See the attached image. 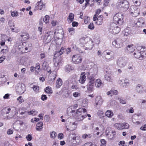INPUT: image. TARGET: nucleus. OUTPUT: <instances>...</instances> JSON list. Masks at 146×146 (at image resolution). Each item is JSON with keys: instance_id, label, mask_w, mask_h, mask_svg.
<instances>
[{"instance_id": "23", "label": "nucleus", "mask_w": 146, "mask_h": 146, "mask_svg": "<svg viewBox=\"0 0 146 146\" xmlns=\"http://www.w3.org/2000/svg\"><path fill=\"white\" fill-rule=\"evenodd\" d=\"M115 133V131H113L112 130L109 131L107 129L106 131V135L108 136L109 137H110V138H112L113 137V135H114V133Z\"/></svg>"}, {"instance_id": "42", "label": "nucleus", "mask_w": 146, "mask_h": 146, "mask_svg": "<svg viewBox=\"0 0 146 146\" xmlns=\"http://www.w3.org/2000/svg\"><path fill=\"white\" fill-rule=\"evenodd\" d=\"M8 24L11 28V29L12 31H14V28H12V27H14V24L13 21L12 20H9L8 22Z\"/></svg>"}, {"instance_id": "38", "label": "nucleus", "mask_w": 146, "mask_h": 146, "mask_svg": "<svg viewBox=\"0 0 146 146\" xmlns=\"http://www.w3.org/2000/svg\"><path fill=\"white\" fill-rule=\"evenodd\" d=\"M131 32V31L129 29H126L124 30L123 33L124 34V36H127L130 34Z\"/></svg>"}, {"instance_id": "55", "label": "nucleus", "mask_w": 146, "mask_h": 146, "mask_svg": "<svg viewBox=\"0 0 146 146\" xmlns=\"http://www.w3.org/2000/svg\"><path fill=\"white\" fill-rule=\"evenodd\" d=\"M11 15L13 17H17L18 16L17 12V11H14L11 13Z\"/></svg>"}, {"instance_id": "35", "label": "nucleus", "mask_w": 146, "mask_h": 146, "mask_svg": "<svg viewBox=\"0 0 146 146\" xmlns=\"http://www.w3.org/2000/svg\"><path fill=\"white\" fill-rule=\"evenodd\" d=\"M122 129H127L129 127V124L126 123H121Z\"/></svg>"}, {"instance_id": "61", "label": "nucleus", "mask_w": 146, "mask_h": 146, "mask_svg": "<svg viewBox=\"0 0 146 146\" xmlns=\"http://www.w3.org/2000/svg\"><path fill=\"white\" fill-rule=\"evenodd\" d=\"M63 134L62 133H60L58 135V138L61 139L63 138Z\"/></svg>"}, {"instance_id": "25", "label": "nucleus", "mask_w": 146, "mask_h": 146, "mask_svg": "<svg viewBox=\"0 0 146 146\" xmlns=\"http://www.w3.org/2000/svg\"><path fill=\"white\" fill-rule=\"evenodd\" d=\"M11 111L10 112V114H9V115H10L11 116H13L14 115H15L16 113H18V112H17L16 108L15 107H13L11 108Z\"/></svg>"}, {"instance_id": "44", "label": "nucleus", "mask_w": 146, "mask_h": 146, "mask_svg": "<svg viewBox=\"0 0 146 146\" xmlns=\"http://www.w3.org/2000/svg\"><path fill=\"white\" fill-rule=\"evenodd\" d=\"M114 126L118 129H122L121 123H116L114 124Z\"/></svg>"}, {"instance_id": "17", "label": "nucleus", "mask_w": 146, "mask_h": 146, "mask_svg": "<svg viewBox=\"0 0 146 146\" xmlns=\"http://www.w3.org/2000/svg\"><path fill=\"white\" fill-rule=\"evenodd\" d=\"M76 119L78 121H80L82 120L85 117H86L87 115H82L81 113H79V114L76 113Z\"/></svg>"}, {"instance_id": "1", "label": "nucleus", "mask_w": 146, "mask_h": 146, "mask_svg": "<svg viewBox=\"0 0 146 146\" xmlns=\"http://www.w3.org/2000/svg\"><path fill=\"white\" fill-rule=\"evenodd\" d=\"M123 16L121 13L116 14L113 17L114 23L111 26L110 31L112 34H115L118 33L121 30V27L116 26L115 24L117 23L121 25L123 23Z\"/></svg>"}, {"instance_id": "12", "label": "nucleus", "mask_w": 146, "mask_h": 146, "mask_svg": "<svg viewBox=\"0 0 146 146\" xmlns=\"http://www.w3.org/2000/svg\"><path fill=\"white\" fill-rule=\"evenodd\" d=\"M112 45L116 48H119L123 46V43L119 39L115 40L112 42Z\"/></svg>"}, {"instance_id": "36", "label": "nucleus", "mask_w": 146, "mask_h": 146, "mask_svg": "<svg viewBox=\"0 0 146 146\" xmlns=\"http://www.w3.org/2000/svg\"><path fill=\"white\" fill-rule=\"evenodd\" d=\"M84 113L86 112V110L85 108H80L77 110L76 113L78 114H79V113H82V112Z\"/></svg>"}, {"instance_id": "4", "label": "nucleus", "mask_w": 146, "mask_h": 146, "mask_svg": "<svg viewBox=\"0 0 146 146\" xmlns=\"http://www.w3.org/2000/svg\"><path fill=\"white\" fill-rule=\"evenodd\" d=\"M117 4L118 9L120 11L123 12L127 11L129 7V3L126 1H123L118 2Z\"/></svg>"}, {"instance_id": "8", "label": "nucleus", "mask_w": 146, "mask_h": 146, "mask_svg": "<svg viewBox=\"0 0 146 146\" xmlns=\"http://www.w3.org/2000/svg\"><path fill=\"white\" fill-rule=\"evenodd\" d=\"M98 73V70L96 68H92L90 70L89 72L87 73L86 74L88 75L89 78L91 80L94 81V78L96 77Z\"/></svg>"}, {"instance_id": "10", "label": "nucleus", "mask_w": 146, "mask_h": 146, "mask_svg": "<svg viewBox=\"0 0 146 146\" xmlns=\"http://www.w3.org/2000/svg\"><path fill=\"white\" fill-rule=\"evenodd\" d=\"M71 135L74 136L72 137V139L76 141L77 144H79L82 143L81 137L80 136H76V134L74 132L70 133L69 134V136L70 137Z\"/></svg>"}, {"instance_id": "11", "label": "nucleus", "mask_w": 146, "mask_h": 146, "mask_svg": "<svg viewBox=\"0 0 146 146\" xmlns=\"http://www.w3.org/2000/svg\"><path fill=\"white\" fill-rule=\"evenodd\" d=\"M73 62L75 64L80 63L82 61V57L79 54L74 55L72 58Z\"/></svg>"}, {"instance_id": "16", "label": "nucleus", "mask_w": 146, "mask_h": 146, "mask_svg": "<svg viewBox=\"0 0 146 146\" xmlns=\"http://www.w3.org/2000/svg\"><path fill=\"white\" fill-rule=\"evenodd\" d=\"M144 23L145 21L144 19L142 18H140L138 19V21L135 24L137 27H143L144 24Z\"/></svg>"}, {"instance_id": "58", "label": "nucleus", "mask_w": 146, "mask_h": 146, "mask_svg": "<svg viewBox=\"0 0 146 146\" xmlns=\"http://www.w3.org/2000/svg\"><path fill=\"white\" fill-rule=\"evenodd\" d=\"M112 94L117 95L118 94V92L117 90H111Z\"/></svg>"}, {"instance_id": "5", "label": "nucleus", "mask_w": 146, "mask_h": 146, "mask_svg": "<svg viewBox=\"0 0 146 146\" xmlns=\"http://www.w3.org/2000/svg\"><path fill=\"white\" fill-rule=\"evenodd\" d=\"M113 53V52L110 50H106L103 52L104 58L106 62H109L113 59L114 55Z\"/></svg>"}, {"instance_id": "31", "label": "nucleus", "mask_w": 146, "mask_h": 146, "mask_svg": "<svg viewBox=\"0 0 146 146\" xmlns=\"http://www.w3.org/2000/svg\"><path fill=\"white\" fill-rule=\"evenodd\" d=\"M62 80L60 78L58 79H57L56 82V87L57 88H59L60 86L62 85Z\"/></svg>"}, {"instance_id": "39", "label": "nucleus", "mask_w": 146, "mask_h": 146, "mask_svg": "<svg viewBox=\"0 0 146 146\" xmlns=\"http://www.w3.org/2000/svg\"><path fill=\"white\" fill-rule=\"evenodd\" d=\"M11 111V109L10 108H5L3 109L2 111L4 113L6 114L9 113Z\"/></svg>"}, {"instance_id": "26", "label": "nucleus", "mask_w": 146, "mask_h": 146, "mask_svg": "<svg viewBox=\"0 0 146 146\" xmlns=\"http://www.w3.org/2000/svg\"><path fill=\"white\" fill-rule=\"evenodd\" d=\"M103 17L102 15H100L98 17L97 19V22L96 23L97 25H101L102 23V20L103 19Z\"/></svg>"}, {"instance_id": "48", "label": "nucleus", "mask_w": 146, "mask_h": 146, "mask_svg": "<svg viewBox=\"0 0 146 146\" xmlns=\"http://www.w3.org/2000/svg\"><path fill=\"white\" fill-rule=\"evenodd\" d=\"M68 30L70 34L72 35L74 34V29L73 28H68Z\"/></svg>"}, {"instance_id": "9", "label": "nucleus", "mask_w": 146, "mask_h": 146, "mask_svg": "<svg viewBox=\"0 0 146 146\" xmlns=\"http://www.w3.org/2000/svg\"><path fill=\"white\" fill-rule=\"evenodd\" d=\"M127 59L125 57H122L119 58L117 61V65L120 67H123L127 64Z\"/></svg>"}, {"instance_id": "14", "label": "nucleus", "mask_w": 146, "mask_h": 146, "mask_svg": "<svg viewBox=\"0 0 146 146\" xmlns=\"http://www.w3.org/2000/svg\"><path fill=\"white\" fill-rule=\"evenodd\" d=\"M26 43L25 42H21L19 45H18L17 48L20 52L24 53L26 51L24 50V47L26 46Z\"/></svg>"}, {"instance_id": "64", "label": "nucleus", "mask_w": 146, "mask_h": 146, "mask_svg": "<svg viewBox=\"0 0 146 146\" xmlns=\"http://www.w3.org/2000/svg\"><path fill=\"white\" fill-rule=\"evenodd\" d=\"M119 100L120 103L121 104H124L126 103V101L125 100H123V99H120Z\"/></svg>"}, {"instance_id": "21", "label": "nucleus", "mask_w": 146, "mask_h": 146, "mask_svg": "<svg viewBox=\"0 0 146 146\" xmlns=\"http://www.w3.org/2000/svg\"><path fill=\"white\" fill-rule=\"evenodd\" d=\"M72 85L71 88L73 89L77 90L79 88L78 85V82L74 80L72 82Z\"/></svg>"}, {"instance_id": "20", "label": "nucleus", "mask_w": 146, "mask_h": 146, "mask_svg": "<svg viewBox=\"0 0 146 146\" xmlns=\"http://www.w3.org/2000/svg\"><path fill=\"white\" fill-rule=\"evenodd\" d=\"M112 74L111 73H108L106 74L104 76V78L105 79L110 82H112L113 80V78L111 76Z\"/></svg>"}, {"instance_id": "53", "label": "nucleus", "mask_w": 146, "mask_h": 146, "mask_svg": "<svg viewBox=\"0 0 146 146\" xmlns=\"http://www.w3.org/2000/svg\"><path fill=\"white\" fill-rule=\"evenodd\" d=\"M47 97L45 95L43 94L42 95L41 98V99L43 101H44L47 100Z\"/></svg>"}, {"instance_id": "46", "label": "nucleus", "mask_w": 146, "mask_h": 146, "mask_svg": "<svg viewBox=\"0 0 146 146\" xmlns=\"http://www.w3.org/2000/svg\"><path fill=\"white\" fill-rule=\"evenodd\" d=\"M49 17L48 15H46L44 18L43 21L45 23H47L49 22Z\"/></svg>"}, {"instance_id": "29", "label": "nucleus", "mask_w": 146, "mask_h": 146, "mask_svg": "<svg viewBox=\"0 0 146 146\" xmlns=\"http://www.w3.org/2000/svg\"><path fill=\"white\" fill-rule=\"evenodd\" d=\"M105 115L107 117L110 118L113 115V113L112 111L108 110L105 113Z\"/></svg>"}, {"instance_id": "7", "label": "nucleus", "mask_w": 146, "mask_h": 146, "mask_svg": "<svg viewBox=\"0 0 146 146\" xmlns=\"http://www.w3.org/2000/svg\"><path fill=\"white\" fill-rule=\"evenodd\" d=\"M55 32L50 31L46 33L45 35V39L46 43L50 42L55 36Z\"/></svg>"}, {"instance_id": "2", "label": "nucleus", "mask_w": 146, "mask_h": 146, "mask_svg": "<svg viewBox=\"0 0 146 146\" xmlns=\"http://www.w3.org/2000/svg\"><path fill=\"white\" fill-rule=\"evenodd\" d=\"M133 3L135 4H138L137 6L133 5L131 6L130 11L131 15L134 17H136L140 14L139 9L137 6L140 5L141 0H132Z\"/></svg>"}, {"instance_id": "28", "label": "nucleus", "mask_w": 146, "mask_h": 146, "mask_svg": "<svg viewBox=\"0 0 146 146\" xmlns=\"http://www.w3.org/2000/svg\"><path fill=\"white\" fill-rule=\"evenodd\" d=\"M135 47L133 45H128L127 47V50L130 53L133 52L134 51Z\"/></svg>"}, {"instance_id": "15", "label": "nucleus", "mask_w": 146, "mask_h": 146, "mask_svg": "<svg viewBox=\"0 0 146 146\" xmlns=\"http://www.w3.org/2000/svg\"><path fill=\"white\" fill-rule=\"evenodd\" d=\"M85 74V72H82L81 74L80 78L79 80V81L82 84H84L86 80Z\"/></svg>"}, {"instance_id": "30", "label": "nucleus", "mask_w": 146, "mask_h": 146, "mask_svg": "<svg viewBox=\"0 0 146 146\" xmlns=\"http://www.w3.org/2000/svg\"><path fill=\"white\" fill-rule=\"evenodd\" d=\"M56 76V72L54 71L52 72V74L49 75V78L52 81L54 80L55 79Z\"/></svg>"}, {"instance_id": "34", "label": "nucleus", "mask_w": 146, "mask_h": 146, "mask_svg": "<svg viewBox=\"0 0 146 146\" xmlns=\"http://www.w3.org/2000/svg\"><path fill=\"white\" fill-rule=\"evenodd\" d=\"M92 135L91 134L88 133V134H84L82 135V138L83 139H87L88 138H90L92 137Z\"/></svg>"}, {"instance_id": "32", "label": "nucleus", "mask_w": 146, "mask_h": 146, "mask_svg": "<svg viewBox=\"0 0 146 146\" xmlns=\"http://www.w3.org/2000/svg\"><path fill=\"white\" fill-rule=\"evenodd\" d=\"M20 37L22 41L26 40L29 38L28 35H26L25 34L21 35Z\"/></svg>"}, {"instance_id": "37", "label": "nucleus", "mask_w": 146, "mask_h": 146, "mask_svg": "<svg viewBox=\"0 0 146 146\" xmlns=\"http://www.w3.org/2000/svg\"><path fill=\"white\" fill-rule=\"evenodd\" d=\"M136 89L138 92L139 93H141L142 91L143 87L140 84H138L137 86H136Z\"/></svg>"}, {"instance_id": "59", "label": "nucleus", "mask_w": 146, "mask_h": 146, "mask_svg": "<svg viewBox=\"0 0 146 146\" xmlns=\"http://www.w3.org/2000/svg\"><path fill=\"white\" fill-rule=\"evenodd\" d=\"M40 58L41 59H43L45 57V54L44 52H41L40 54Z\"/></svg>"}, {"instance_id": "22", "label": "nucleus", "mask_w": 146, "mask_h": 146, "mask_svg": "<svg viewBox=\"0 0 146 146\" xmlns=\"http://www.w3.org/2000/svg\"><path fill=\"white\" fill-rule=\"evenodd\" d=\"M102 102V100L101 96H99L96 97L95 99V103L96 105H101Z\"/></svg>"}, {"instance_id": "19", "label": "nucleus", "mask_w": 146, "mask_h": 146, "mask_svg": "<svg viewBox=\"0 0 146 146\" xmlns=\"http://www.w3.org/2000/svg\"><path fill=\"white\" fill-rule=\"evenodd\" d=\"M95 84V86L98 88H102L103 86V84L100 79H97L96 80Z\"/></svg>"}, {"instance_id": "18", "label": "nucleus", "mask_w": 146, "mask_h": 146, "mask_svg": "<svg viewBox=\"0 0 146 146\" xmlns=\"http://www.w3.org/2000/svg\"><path fill=\"white\" fill-rule=\"evenodd\" d=\"M94 81L91 80L89 82L88 85L87 86V89L88 91L92 92L94 90Z\"/></svg>"}, {"instance_id": "54", "label": "nucleus", "mask_w": 146, "mask_h": 146, "mask_svg": "<svg viewBox=\"0 0 146 146\" xmlns=\"http://www.w3.org/2000/svg\"><path fill=\"white\" fill-rule=\"evenodd\" d=\"M1 51V52H2L4 54H5L8 52V49H7V48L6 47V49H2Z\"/></svg>"}, {"instance_id": "6", "label": "nucleus", "mask_w": 146, "mask_h": 146, "mask_svg": "<svg viewBox=\"0 0 146 146\" xmlns=\"http://www.w3.org/2000/svg\"><path fill=\"white\" fill-rule=\"evenodd\" d=\"M17 92L19 94H22L26 90L25 85L24 84L21 83H18L16 87Z\"/></svg>"}, {"instance_id": "51", "label": "nucleus", "mask_w": 146, "mask_h": 146, "mask_svg": "<svg viewBox=\"0 0 146 146\" xmlns=\"http://www.w3.org/2000/svg\"><path fill=\"white\" fill-rule=\"evenodd\" d=\"M33 88L34 90L36 92H38V91L39 89L38 87L36 86H33Z\"/></svg>"}, {"instance_id": "47", "label": "nucleus", "mask_w": 146, "mask_h": 146, "mask_svg": "<svg viewBox=\"0 0 146 146\" xmlns=\"http://www.w3.org/2000/svg\"><path fill=\"white\" fill-rule=\"evenodd\" d=\"M48 66V63L46 61H44L42 64V66L44 69H45Z\"/></svg>"}, {"instance_id": "63", "label": "nucleus", "mask_w": 146, "mask_h": 146, "mask_svg": "<svg viewBox=\"0 0 146 146\" xmlns=\"http://www.w3.org/2000/svg\"><path fill=\"white\" fill-rule=\"evenodd\" d=\"M140 129L143 131L146 130V124L144 125L141 127H140Z\"/></svg>"}, {"instance_id": "43", "label": "nucleus", "mask_w": 146, "mask_h": 146, "mask_svg": "<svg viewBox=\"0 0 146 146\" xmlns=\"http://www.w3.org/2000/svg\"><path fill=\"white\" fill-rule=\"evenodd\" d=\"M38 112L35 110H32L28 112L29 115H35Z\"/></svg>"}, {"instance_id": "50", "label": "nucleus", "mask_w": 146, "mask_h": 146, "mask_svg": "<svg viewBox=\"0 0 146 146\" xmlns=\"http://www.w3.org/2000/svg\"><path fill=\"white\" fill-rule=\"evenodd\" d=\"M21 98L22 96H20L17 98V100L19 101V102L20 104H21L24 101V100L23 98Z\"/></svg>"}, {"instance_id": "27", "label": "nucleus", "mask_w": 146, "mask_h": 146, "mask_svg": "<svg viewBox=\"0 0 146 146\" xmlns=\"http://www.w3.org/2000/svg\"><path fill=\"white\" fill-rule=\"evenodd\" d=\"M142 54L143 53L142 52L137 51L136 52H134L133 55L136 58H140L141 56H144V55H142Z\"/></svg>"}, {"instance_id": "52", "label": "nucleus", "mask_w": 146, "mask_h": 146, "mask_svg": "<svg viewBox=\"0 0 146 146\" xmlns=\"http://www.w3.org/2000/svg\"><path fill=\"white\" fill-rule=\"evenodd\" d=\"M88 28L90 29H93L94 28L93 24V23H90L88 26Z\"/></svg>"}, {"instance_id": "40", "label": "nucleus", "mask_w": 146, "mask_h": 146, "mask_svg": "<svg viewBox=\"0 0 146 146\" xmlns=\"http://www.w3.org/2000/svg\"><path fill=\"white\" fill-rule=\"evenodd\" d=\"M45 91L46 93L49 94H51L52 93V91L51 88L49 86L46 88Z\"/></svg>"}, {"instance_id": "56", "label": "nucleus", "mask_w": 146, "mask_h": 146, "mask_svg": "<svg viewBox=\"0 0 146 146\" xmlns=\"http://www.w3.org/2000/svg\"><path fill=\"white\" fill-rule=\"evenodd\" d=\"M43 123L42 122H39L36 125V126L38 127H42V126L43 125Z\"/></svg>"}, {"instance_id": "24", "label": "nucleus", "mask_w": 146, "mask_h": 146, "mask_svg": "<svg viewBox=\"0 0 146 146\" xmlns=\"http://www.w3.org/2000/svg\"><path fill=\"white\" fill-rule=\"evenodd\" d=\"M74 15L72 13H70L69 14V16L67 19V20L69 23H70L74 19Z\"/></svg>"}, {"instance_id": "62", "label": "nucleus", "mask_w": 146, "mask_h": 146, "mask_svg": "<svg viewBox=\"0 0 146 146\" xmlns=\"http://www.w3.org/2000/svg\"><path fill=\"white\" fill-rule=\"evenodd\" d=\"M60 63V62H59L58 60L57 61L56 60V61H55L54 63V66L56 67L58 66Z\"/></svg>"}, {"instance_id": "57", "label": "nucleus", "mask_w": 146, "mask_h": 146, "mask_svg": "<svg viewBox=\"0 0 146 146\" xmlns=\"http://www.w3.org/2000/svg\"><path fill=\"white\" fill-rule=\"evenodd\" d=\"M80 95V94L78 92H76L73 93V96L74 97L76 98Z\"/></svg>"}, {"instance_id": "60", "label": "nucleus", "mask_w": 146, "mask_h": 146, "mask_svg": "<svg viewBox=\"0 0 146 146\" xmlns=\"http://www.w3.org/2000/svg\"><path fill=\"white\" fill-rule=\"evenodd\" d=\"M13 133V130L10 129H8L7 131V134L8 135L12 134Z\"/></svg>"}, {"instance_id": "49", "label": "nucleus", "mask_w": 146, "mask_h": 146, "mask_svg": "<svg viewBox=\"0 0 146 146\" xmlns=\"http://www.w3.org/2000/svg\"><path fill=\"white\" fill-rule=\"evenodd\" d=\"M26 138L28 141H30L32 139L33 137L31 134H29L26 137Z\"/></svg>"}, {"instance_id": "33", "label": "nucleus", "mask_w": 146, "mask_h": 146, "mask_svg": "<svg viewBox=\"0 0 146 146\" xmlns=\"http://www.w3.org/2000/svg\"><path fill=\"white\" fill-rule=\"evenodd\" d=\"M73 69V67L69 65H67L65 67V70L67 72H69Z\"/></svg>"}, {"instance_id": "45", "label": "nucleus", "mask_w": 146, "mask_h": 146, "mask_svg": "<svg viewBox=\"0 0 146 146\" xmlns=\"http://www.w3.org/2000/svg\"><path fill=\"white\" fill-rule=\"evenodd\" d=\"M98 114L100 118H103L104 117V114L103 111L101 110L98 111Z\"/></svg>"}, {"instance_id": "13", "label": "nucleus", "mask_w": 146, "mask_h": 146, "mask_svg": "<svg viewBox=\"0 0 146 146\" xmlns=\"http://www.w3.org/2000/svg\"><path fill=\"white\" fill-rule=\"evenodd\" d=\"M118 82L123 88L126 87L128 86V84H129V81L127 80L121 78L119 79Z\"/></svg>"}, {"instance_id": "41", "label": "nucleus", "mask_w": 146, "mask_h": 146, "mask_svg": "<svg viewBox=\"0 0 146 146\" xmlns=\"http://www.w3.org/2000/svg\"><path fill=\"white\" fill-rule=\"evenodd\" d=\"M66 51V49L64 47H62L59 51L56 53V54L61 55L63 54V53Z\"/></svg>"}, {"instance_id": "3", "label": "nucleus", "mask_w": 146, "mask_h": 146, "mask_svg": "<svg viewBox=\"0 0 146 146\" xmlns=\"http://www.w3.org/2000/svg\"><path fill=\"white\" fill-rule=\"evenodd\" d=\"M80 41L81 43L82 44H86L87 42H88V44L91 46V47H88V44H87L86 45L85 48H84L85 50H90L93 48V44L92 42L90 40L89 38L86 37H84L80 39Z\"/></svg>"}]
</instances>
